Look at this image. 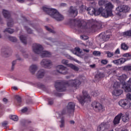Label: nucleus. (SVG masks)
<instances>
[{"label":"nucleus","mask_w":131,"mask_h":131,"mask_svg":"<svg viewBox=\"0 0 131 131\" xmlns=\"http://www.w3.org/2000/svg\"><path fill=\"white\" fill-rule=\"evenodd\" d=\"M88 12L90 15H94L95 16H99L101 14L104 13V10L102 8L98 9H95L93 8L89 7L88 8Z\"/></svg>","instance_id":"obj_6"},{"label":"nucleus","mask_w":131,"mask_h":131,"mask_svg":"<svg viewBox=\"0 0 131 131\" xmlns=\"http://www.w3.org/2000/svg\"><path fill=\"white\" fill-rule=\"evenodd\" d=\"M122 120L123 122H127L129 120V115L128 114H122Z\"/></svg>","instance_id":"obj_26"},{"label":"nucleus","mask_w":131,"mask_h":131,"mask_svg":"<svg viewBox=\"0 0 131 131\" xmlns=\"http://www.w3.org/2000/svg\"><path fill=\"white\" fill-rule=\"evenodd\" d=\"M124 69H128V70H131V66L125 67Z\"/></svg>","instance_id":"obj_51"},{"label":"nucleus","mask_w":131,"mask_h":131,"mask_svg":"<svg viewBox=\"0 0 131 131\" xmlns=\"http://www.w3.org/2000/svg\"><path fill=\"white\" fill-rule=\"evenodd\" d=\"M127 78L125 74L118 77V79L122 82V89L124 90L126 93L131 92V78L128 81V84H125L124 80Z\"/></svg>","instance_id":"obj_4"},{"label":"nucleus","mask_w":131,"mask_h":131,"mask_svg":"<svg viewBox=\"0 0 131 131\" xmlns=\"http://www.w3.org/2000/svg\"><path fill=\"white\" fill-rule=\"evenodd\" d=\"M69 13L70 16H71V17H76L78 14L77 9L73 7H70V10H69Z\"/></svg>","instance_id":"obj_18"},{"label":"nucleus","mask_w":131,"mask_h":131,"mask_svg":"<svg viewBox=\"0 0 131 131\" xmlns=\"http://www.w3.org/2000/svg\"><path fill=\"white\" fill-rule=\"evenodd\" d=\"M19 38L23 43L24 45H26V43H27L26 37H25L23 35H21L20 36Z\"/></svg>","instance_id":"obj_27"},{"label":"nucleus","mask_w":131,"mask_h":131,"mask_svg":"<svg viewBox=\"0 0 131 131\" xmlns=\"http://www.w3.org/2000/svg\"><path fill=\"white\" fill-rule=\"evenodd\" d=\"M115 54H120V51H119V49H117L116 50V51H115Z\"/></svg>","instance_id":"obj_54"},{"label":"nucleus","mask_w":131,"mask_h":131,"mask_svg":"<svg viewBox=\"0 0 131 131\" xmlns=\"http://www.w3.org/2000/svg\"><path fill=\"white\" fill-rule=\"evenodd\" d=\"M45 74H46L45 70H40L37 74V77L38 78H42L45 76Z\"/></svg>","instance_id":"obj_24"},{"label":"nucleus","mask_w":131,"mask_h":131,"mask_svg":"<svg viewBox=\"0 0 131 131\" xmlns=\"http://www.w3.org/2000/svg\"><path fill=\"white\" fill-rule=\"evenodd\" d=\"M77 99H78L79 103L82 105V96H77Z\"/></svg>","instance_id":"obj_35"},{"label":"nucleus","mask_w":131,"mask_h":131,"mask_svg":"<svg viewBox=\"0 0 131 131\" xmlns=\"http://www.w3.org/2000/svg\"><path fill=\"white\" fill-rule=\"evenodd\" d=\"M49 105H53L54 104V100L52 99H49L48 100Z\"/></svg>","instance_id":"obj_41"},{"label":"nucleus","mask_w":131,"mask_h":131,"mask_svg":"<svg viewBox=\"0 0 131 131\" xmlns=\"http://www.w3.org/2000/svg\"><path fill=\"white\" fill-rule=\"evenodd\" d=\"M25 28L26 29V30H27L28 33H32V30H31L30 28H29L27 27H25Z\"/></svg>","instance_id":"obj_39"},{"label":"nucleus","mask_w":131,"mask_h":131,"mask_svg":"<svg viewBox=\"0 0 131 131\" xmlns=\"http://www.w3.org/2000/svg\"><path fill=\"white\" fill-rule=\"evenodd\" d=\"M114 8V6L112 5L111 2H106L105 4V10H103L104 13H102V16L104 17L105 18H108V17H111V16H113V14H112V10Z\"/></svg>","instance_id":"obj_5"},{"label":"nucleus","mask_w":131,"mask_h":131,"mask_svg":"<svg viewBox=\"0 0 131 131\" xmlns=\"http://www.w3.org/2000/svg\"><path fill=\"white\" fill-rule=\"evenodd\" d=\"M101 63H102V64H107V63H108V60H107L106 59L102 60L101 61Z\"/></svg>","instance_id":"obj_45"},{"label":"nucleus","mask_w":131,"mask_h":131,"mask_svg":"<svg viewBox=\"0 0 131 131\" xmlns=\"http://www.w3.org/2000/svg\"><path fill=\"white\" fill-rule=\"evenodd\" d=\"M73 53L75 55H77V56H79V54H80V49L78 47H76L75 48V50L73 51Z\"/></svg>","instance_id":"obj_28"},{"label":"nucleus","mask_w":131,"mask_h":131,"mask_svg":"<svg viewBox=\"0 0 131 131\" xmlns=\"http://www.w3.org/2000/svg\"><path fill=\"white\" fill-rule=\"evenodd\" d=\"M70 122L71 124H74V123H75V122H74V121H70Z\"/></svg>","instance_id":"obj_58"},{"label":"nucleus","mask_w":131,"mask_h":131,"mask_svg":"<svg viewBox=\"0 0 131 131\" xmlns=\"http://www.w3.org/2000/svg\"><path fill=\"white\" fill-rule=\"evenodd\" d=\"M75 108V104L74 103L70 102L67 106V110L68 112H73Z\"/></svg>","instance_id":"obj_20"},{"label":"nucleus","mask_w":131,"mask_h":131,"mask_svg":"<svg viewBox=\"0 0 131 131\" xmlns=\"http://www.w3.org/2000/svg\"><path fill=\"white\" fill-rule=\"evenodd\" d=\"M126 98L127 99H128V100H130V99H131V94L130 93H128L126 95Z\"/></svg>","instance_id":"obj_47"},{"label":"nucleus","mask_w":131,"mask_h":131,"mask_svg":"<svg viewBox=\"0 0 131 131\" xmlns=\"http://www.w3.org/2000/svg\"><path fill=\"white\" fill-rule=\"evenodd\" d=\"M45 28L46 30L48 31H49V32H51V33H55V31L53 30H52L51 28H48V26H45Z\"/></svg>","instance_id":"obj_38"},{"label":"nucleus","mask_w":131,"mask_h":131,"mask_svg":"<svg viewBox=\"0 0 131 131\" xmlns=\"http://www.w3.org/2000/svg\"><path fill=\"white\" fill-rule=\"evenodd\" d=\"M119 105L124 109H129V108H130L131 103L130 101L127 99H123L119 102Z\"/></svg>","instance_id":"obj_13"},{"label":"nucleus","mask_w":131,"mask_h":131,"mask_svg":"<svg viewBox=\"0 0 131 131\" xmlns=\"http://www.w3.org/2000/svg\"><path fill=\"white\" fill-rule=\"evenodd\" d=\"M106 37H107V38H109V37H110V36L107 35Z\"/></svg>","instance_id":"obj_63"},{"label":"nucleus","mask_w":131,"mask_h":131,"mask_svg":"<svg viewBox=\"0 0 131 131\" xmlns=\"http://www.w3.org/2000/svg\"><path fill=\"white\" fill-rule=\"evenodd\" d=\"M10 119H12L14 121H18V116L16 115H11L10 116Z\"/></svg>","instance_id":"obj_33"},{"label":"nucleus","mask_w":131,"mask_h":131,"mask_svg":"<svg viewBox=\"0 0 131 131\" xmlns=\"http://www.w3.org/2000/svg\"><path fill=\"white\" fill-rule=\"evenodd\" d=\"M107 127V123L103 122L101 123L97 128V131H103Z\"/></svg>","instance_id":"obj_22"},{"label":"nucleus","mask_w":131,"mask_h":131,"mask_svg":"<svg viewBox=\"0 0 131 131\" xmlns=\"http://www.w3.org/2000/svg\"><path fill=\"white\" fill-rule=\"evenodd\" d=\"M42 9L48 15L51 16V17L54 19H55L56 21H62V20L64 19L63 15L59 14L57 10L55 9L43 7Z\"/></svg>","instance_id":"obj_2"},{"label":"nucleus","mask_w":131,"mask_h":131,"mask_svg":"<svg viewBox=\"0 0 131 131\" xmlns=\"http://www.w3.org/2000/svg\"><path fill=\"white\" fill-rule=\"evenodd\" d=\"M105 54H106L108 58H111V57H112L114 55L113 53L110 52V51H106Z\"/></svg>","instance_id":"obj_34"},{"label":"nucleus","mask_w":131,"mask_h":131,"mask_svg":"<svg viewBox=\"0 0 131 131\" xmlns=\"http://www.w3.org/2000/svg\"><path fill=\"white\" fill-rule=\"evenodd\" d=\"M61 63L62 64H64V65H67L68 67H70V68L73 69V70H74V71H78V70H79V68H78V67L71 63L68 64V60L66 59L62 60L61 61Z\"/></svg>","instance_id":"obj_16"},{"label":"nucleus","mask_w":131,"mask_h":131,"mask_svg":"<svg viewBox=\"0 0 131 131\" xmlns=\"http://www.w3.org/2000/svg\"><path fill=\"white\" fill-rule=\"evenodd\" d=\"M92 107L97 112H102L105 110V107L97 101H94L91 104Z\"/></svg>","instance_id":"obj_7"},{"label":"nucleus","mask_w":131,"mask_h":131,"mask_svg":"<svg viewBox=\"0 0 131 131\" xmlns=\"http://www.w3.org/2000/svg\"><path fill=\"white\" fill-rule=\"evenodd\" d=\"M83 40H86V39H89V37L88 36L84 35L82 37Z\"/></svg>","instance_id":"obj_50"},{"label":"nucleus","mask_w":131,"mask_h":131,"mask_svg":"<svg viewBox=\"0 0 131 131\" xmlns=\"http://www.w3.org/2000/svg\"><path fill=\"white\" fill-rule=\"evenodd\" d=\"M70 59H71V60H73V61H75V62H77V63H78V60L74 59V58L71 57Z\"/></svg>","instance_id":"obj_53"},{"label":"nucleus","mask_w":131,"mask_h":131,"mask_svg":"<svg viewBox=\"0 0 131 131\" xmlns=\"http://www.w3.org/2000/svg\"><path fill=\"white\" fill-rule=\"evenodd\" d=\"M93 54L95 56H100L101 55V53L99 51H94Z\"/></svg>","instance_id":"obj_40"},{"label":"nucleus","mask_w":131,"mask_h":131,"mask_svg":"<svg viewBox=\"0 0 131 131\" xmlns=\"http://www.w3.org/2000/svg\"><path fill=\"white\" fill-rule=\"evenodd\" d=\"M3 14L5 18L8 19L7 22V26H8V27H12L14 23H13V20H12V18H11V13L7 10H3Z\"/></svg>","instance_id":"obj_8"},{"label":"nucleus","mask_w":131,"mask_h":131,"mask_svg":"<svg viewBox=\"0 0 131 131\" xmlns=\"http://www.w3.org/2000/svg\"><path fill=\"white\" fill-rule=\"evenodd\" d=\"M32 50L34 53L40 55L41 57L45 58L46 57H51L52 54L50 52L44 51L42 46L39 44L34 43L33 45Z\"/></svg>","instance_id":"obj_3"},{"label":"nucleus","mask_w":131,"mask_h":131,"mask_svg":"<svg viewBox=\"0 0 131 131\" xmlns=\"http://www.w3.org/2000/svg\"><path fill=\"white\" fill-rule=\"evenodd\" d=\"M121 131H128V130L127 129H126L122 130Z\"/></svg>","instance_id":"obj_62"},{"label":"nucleus","mask_w":131,"mask_h":131,"mask_svg":"<svg viewBox=\"0 0 131 131\" xmlns=\"http://www.w3.org/2000/svg\"><path fill=\"white\" fill-rule=\"evenodd\" d=\"M96 23V21L94 20V19H91L89 20L88 23L86 24V25H92L91 28L93 30H97L98 29V26L94 25Z\"/></svg>","instance_id":"obj_19"},{"label":"nucleus","mask_w":131,"mask_h":131,"mask_svg":"<svg viewBox=\"0 0 131 131\" xmlns=\"http://www.w3.org/2000/svg\"><path fill=\"white\" fill-rule=\"evenodd\" d=\"M123 57L128 58V57H131V54H130L129 53H125L123 55Z\"/></svg>","instance_id":"obj_44"},{"label":"nucleus","mask_w":131,"mask_h":131,"mask_svg":"<svg viewBox=\"0 0 131 131\" xmlns=\"http://www.w3.org/2000/svg\"><path fill=\"white\" fill-rule=\"evenodd\" d=\"M41 66L44 68H51L52 67L53 63L52 61L49 59H43L40 62Z\"/></svg>","instance_id":"obj_14"},{"label":"nucleus","mask_w":131,"mask_h":131,"mask_svg":"<svg viewBox=\"0 0 131 131\" xmlns=\"http://www.w3.org/2000/svg\"><path fill=\"white\" fill-rule=\"evenodd\" d=\"M91 100V96L88 94L87 92L83 93L82 96V102L83 103L84 102H89Z\"/></svg>","instance_id":"obj_21"},{"label":"nucleus","mask_w":131,"mask_h":131,"mask_svg":"<svg viewBox=\"0 0 131 131\" xmlns=\"http://www.w3.org/2000/svg\"><path fill=\"white\" fill-rule=\"evenodd\" d=\"M61 6L62 7H65V6H66V4H65V3H62V4H61Z\"/></svg>","instance_id":"obj_60"},{"label":"nucleus","mask_w":131,"mask_h":131,"mask_svg":"<svg viewBox=\"0 0 131 131\" xmlns=\"http://www.w3.org/2000/svg\"><path fill=\"white\" fill-rule=\"evenodd\" d=\"M12 89L14 91H17V90H18V88L16 86H13V87H12Z\"/></svg>","instance_id":"obj_57"},{"label":"nucleus","mask_w":131,"mask_h":131,"mask_svg":"<svg viewBox=\"0 0 131 131\" xmlns=\"http://www.w3.org/2000/svg\"><path fill=\"white\" fill-rule=\"evenodd\" d=\"M80 85V81L79 80H71L63 84L62 82L58 81L55 83V86L57 92H64L66 91L65 86H74V88H78Z\"/></svg>","instance_id":"obj_1"},{"label":"nucleus","mask_w":131,"mask_h":131,"mask_svg":"<svg viewBox=\"0 0 131 131\" xmlns=\"http://www.w3.org/2000/svg\"><path fill=\"white\" fill-rule=\"evenodd\" d=\"M8 39L11 41H12L13 42H15V41H17V38L15 37H12V36H9Z\"/></svg>","instance_id":"obj_32"},{"label":"nucleus","mask_w":131,"mask_h":131,"mask_svg":"<svg viewBox=\"0 0 131 131\" xmlns=\"http://www.w3.org/2000/svg\"><path fill=\"white\" fill-rule=\"evenodd\" d=\"M120 86V83L118 82H115L114 84V88L115 90L112 92V95L116 96H120L122 94V90H118V89Z\"/></svg>","instance_id":"obj_12"},{"label":"nucleus","mask_w":131,"mask_h":131,"mask_svg":"<svg viewBox=\"0 0 131 131\" xmlns=\"http://www.w3.org/2000/svg\"><path fill=\"white\" fill-rule=\"evenodd\" d=\"M96 64H93V65H90V67H92V68H94V67H95Z\"/></svg>","instance_id":"obj_61"},{"label":"nucleus","mask_w":131,"mask_h":131,"mask_svg":"<svg viewBox=\"0 0 131 131\" xmlns=\"http://www.w3.org/2000/svg\"><path fill=\"white\" fill-rule=\"evenodd\" d=\"M91 95H92V96H93V97H97V96H98V95H99V92H92L91 93Z\"/></svg>","instance_id":"obj_42"},{"label":"nucleus","mask_w":131,"mask_h":131,"mask_svg":"<svg viewBox=\"0 0 131 131\" xmlns=\"http://www.w3.org/2000/svg\"><path fill=\"white\" fill-rule=\"evenodd\" d=\"M4 32H8V33L12 34L14 32V30L11 28H7L4 30Z\"/></svg>","instance_id":"obj_31"},{"label":"nucleus","mask_w":131,"mask_h":131,"mask_svg":"<svg viewBox=\"0 0 131 131\" xmlns=\"http://www.w3.org/2000/svg\"><path fill=\"white\" fill-rule=\"evenodd\" d=\"M100 37H102V38H103V39H104V38H105V33H101L100 35H99Z\"/></svg>","instance_id":"obj_43"},{"label":"nucleus","mask_w":131,"mask_h":131,"mask_svg":"<svg viewBox=\"0 0 131 131\" xmlns=\"http://www.w3.org/2000/svg\"><path fill=\"white\" fill-rule=\"evenodd\" d=\"M27 110H28L27 107H25L24 108L21 110V112L23 113H25V112H27Z\"/></svg>","instance_id":"obj_48"},{"label":"nucleus","mask_w":131,"mask_h":131,"mask_svg":"<svg viewBox=\"0 0 131 131\" xmlns=\"http://www.w3.org/2000/svg\"><path fill=\"white\" fill-rule=\"evenodd\" d=\"M66 114V111L65 110H63L62 112L57 113L56 116L58 115L60 118V122L61 124L60 125V127H64L65 126V117H64V115Z\"/></svg>","instance_id":"obj_10"},{"label":"nucleus","mask_w":131,"mask_h":131,"mask_svg":"<svg viewBox=\"0 0 131 131\" xmlns=\"http://www.w3.org/2000/svg\"><path fill=\"white\" fill-rule=\"evenodd\" d=\"M130 10V8L126 5H123L118 7L116 8L118 15H120V13H128V11Z\"/></svg>","instance_id":"obj_9"},{"label":"nucleus","mask_w":131,"mask_h":131,"mask_svg":"<svg viewBox=\"0 0 131 131\" xmlns=\"http://www.w3.org/2000/svg\"><path fill=\"white\" fill-rule=\"evenodd\" d=\"M17 2H19V3H24V2H25V0H17Z\"/></svg>","instance_id":"obj_56"},{"label":"nucleus","mask_w":131,"mask_h":131,"mask_svg":"<svg viewBox=\"0 0 131 131\" xmlns=\"http://www.w3.org/2000/svg\"><path fill=\"white\" fill-rule=\"evenodd\" d=\"M123 35L125 36H131V30L124 32Z\"/></svg>","instance_id":"obj_37"},{"label":"nucleus","mask_w":131,"mask_h":131,"mask_svg":"<svg viewBox=\"0 0 131 131\" xmlns=\"http://www.w3.org/2000/svg\"><path fill=\"white\" fill-rule=\"evenodd\" d=\"M3 102L4 103H7V102H8V99L7 98H4L3 99Z\"/></svg>","instance_id":"obj_55"},{"label":"nucleus","mask_w":131,"mask_h":131,"mask_svg":"<svg viewBox=\"0 0 131 131\" xmlns=\"http://www.w3.org/2000/svg\"><path fill=\"white\" fill-rule=\"evenodd\" d=\"M28 57V55H26V56H25V58H27Z\"/></svg>","instance_id":"obj_64"},{"label":"nucleus","mask_w":131,"mask_h":131,"mask_svg":"<svg viewBox=\"0 0 131 131\" xmlns=\"http://www.w3.org/2000/svg\"><path fill=\"white\" fill-rule=\"evenodd\" d=\"M15 100L17 101L18 103H21L22 102V100L21 99V97L18 95L15 96Z\"/></svg>","instance_id":"obj_36"},{"label":"nucleus","mask_w":131,"mask_h":131,"mask_svg":"<svg viewBox=\"0 0 131 131\" xmlns=\"http://www.w3.org/2000/svg\"><path fill=\"white\" fill-rule=\"evenodd\" d=\"M56 71L58 73H61V74H67L68 72L67 68L62 65H59L57 66Z\"/></svg>","instance_id":"obj_15"},{"label":"nucleus","mask_w":131,"mask_h":131,"mask_svg":"<svg viewBox=\"0 0 131 131\" xmlns=\"http://www.w3.org/2000/svg\"><path fill=\"white\" fill-rule=\"evenodd\" d=\"M15 64H16V60H14L12 62V70L14 69V66H15Z\"/></svg>","instance_id":"obj_49"},{"label":"nucleus","mask_w":131,"mask_h":131,"mask_svg":"<svg viewBox=\"0 0 131 131\" xmlns=\"http://www.w3.org/2000/svg\"><path fill=\"white\" fill-rule=\"evenodd\" d=\"M7 125L8 122H4L3 123H2V126H3V127H6Z\"/></svg>","instance_id":"obj_46"},{"label":"nucleus","mask_w":131,"mask_h":131,"mask_svg":"<svg viewBox=\"0 0 131 131\" xmlns=\"http://www.w3.org/2000/svg\"><path fill=\"white\" fill-rule=\"evenodd\" d=\"M125 61H126L125 59L120 58L119 59L113 60V63H114V64H116V65H119L120 64H123V63H124Z\"/></svg>","instance_id":"obj_23"},{"label":"nucleus","mask_w":131,"mask_h":131,"mask_svg":"<svg viewBox=\"0 0 131 131\" xmlns=\"http://www.w3.org/2000/svg\"><path fill=\"white\" fill-rule=\"evenodd\" d=\"M107 3V1H104V0H101L98 2V5L99 6H104V5H106Z\"/></svg>","instance_id":"obj_30"},{"label":"nucleus","mask_w":131,"mask_h":131,"mask_svg":"<svg viewBox=\"0 0 131 131\" xmlns=\"http://www.w3.org/2000/svg\"><path fill=\"white\" fill-rule=\"evenodd\" d=\"M73 25L74 26L75 29L78 31H81L82 30V23L81 19H73Z\"/></svg>","instance_id":"obj_11"},{"label":"nucleus","mask_w":131,"mask_h":131,"mask_svg":"<svg viewBox=\"0 0 131 131\" xmlns=\"http://www.w3.org/2000/svg\"><path fill=\"white\" fill-rule=\"evenodd\" d=\"M83 51L84 52H86V53H89V52H90V50L88 49H84Z\"/></svg>","instance_id":"obj_59"},{"label":"nucleus","mask_w":131,"mask_h":131,"mask_svg":"<svg viewBox=\"0 0 131 131\" xmlns=\"http://www.w3.org/2000/svg\"><path fill=\"white\" fill-rule=\"evenodd\" d=\"M121 117H122V113L118 114L114 119L113 123L114 125H117L120 123V120H121Z\"/></svg>","instance_id":"obj_17"},{"label":"nucleus","mask_w":131,"mask_h":131,"mask_svg":"<svg viewBox=\"0 0 131 131\" xmlns=\"http://www.w3.org/2000/svg\"><path fill=\"white\" fill-rule=\"evenodd\" d=\"M121 48L122 50H124V51H126V50H128V46L126 45L125 43H122L121 46Z\"/></svg>","instance_id":"obj_29"},{"label":"nucleus","mask_w":131,"mask_h":131,"mask_svg":"<svg viewBox=\"0 0 131 131\" xmlns=\"http://www.w3.org/2000/svg\"><path fill=\"white\" fill-rule=\"evenodd\" d=\"M36 70H37V66L36 65L33 64L30 67V71L32 74H34Z\"/></svg>","instance_id":"obj_25"},{"label":"nucleus","mask_w":131,"mask_h":131,"mask_svg":"<svg viewBox=\"0 0 131 131\" xmlns=\"http://www.w3.org/2000/svg\"><path fill=\"white\" fill-rule=\"evenodd\" d=\"M99 78H102V77H104V74L100 73L98 75Z\"/></svg>","instance_id":"obj_52"}]
</instances>
